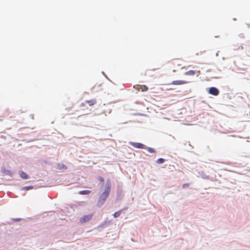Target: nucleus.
<instances>
[{
	"mask_svg": "<svg viewBox=\"0 0 250 250\" xmlns=\"http://www.w3.org/2000/svg\"><path fill=\"white\" fill-rule=\"evenodd\" d=\"M208 93L214 96H217L219 93L218 89L215 87H211L209 88Z\"/></svg>",
	"mask_w": 250,
	"mask_h": 250,
	"instance_id": "39448f33",
	"label": "nucleus"
},
{
	"mask_svg": "<svg viewBox=\"0 0 250 250\" xmlns=\"http://www.w3.org/2000/svg\"><path fill=\"white\" fill-rule=\"evenodd\" d=\"M133 88L137 91H141L142 92H146L148 90V87L145 85L138 84L134 85Z\"/></svg>",
	"mask_w": 250,
	"mask_h": 250,
	"instance_id": "7ed1b4c3",
	"label": "nucleus"
},
{
	"mask_svg": "<svg viewBox=\"0 0 250 250\" xmlns=\"http://www.w3.org/2000/svg\"><path fill=\"white\" fill-rule=\"evenodd\" d=\"M99 180L100 181H101V182H103L104 181V178H103V177H100L99 178Z\"/></svg>",
	"mask_w": 250,
	"mask_h": 250,
	"instance_id": "dca6fc26",
	"label": "nucleus"
},
{
	"mask_svg": "<svg viewBox=\"0 0 250 250\" xmlns=\"http://www.w3.org/2000/svg\"><path fill=\"white\" fill-rule=\"evenodd\" d=\"M146 149L147 150V151L149 152V153H155V149L153 148L146 147Z\"/></svg>",
	"mask_w": 250,
	"mask_h": 250,
	"instance_id": "f8f14e48",
	"label": "nucleus"
},
{
	"mask_svg": "<svg viewBox=\"0 0 250 250\" xmlns=\"http://www.w3.org/2000/svg\"><path fill=\"white\" fill-rule=\"evenodd\" d=\"M32 188H33V187L32 186L25 187L23 188V189H25V190H29V189H31Z\"/></svg>",
	"mask_w": 250,
	"mask_h": 250,
	"instance_id": "4468645a",
	"label": "nucleus"
},
{
	"mask_svg": "<svg viewBox=\"0 0 250 250\" xmlns=\"http://www.w3.org/2000/svg\"><path fill=\"white\" fill-rule=\"evenodd\" d=\"M20 176L21 177L24 179H26L28 178V176L27 174H26L24 172L21 171L20 172Z\"/></svg>",
	"mask_w": 250,
	"mask_h": 250,
	"instance_id": "6e6552de",
	"label": "nucleus"
},
{
	"mask_svg": "<svg viewBox=\"0 0 250 250\" xmlns=\"http://www.w3.org/2000/svg\"><path fill=\"white\" fill-rule=\"evenodd\" d=\"M165 161V160L163 158H159L156 161V163L157 164H163V163H164Z\"/></svg>",
	"mask_w": 250,
	"mask_h": 250,
	"instance_id": "9b49d317",
	"label": "nucleus"
},
{
	"mask_svg": "<svg viewBox=\"0 0 250 250\" xmlns=\"http://www.w3.org/2000/svg\"><path fill=\"white\" fill-rule=\"evenodd\" d=\"M129 145L131 146H133L135 148H140V149H146V146L144 144L140 143H134V142H129Z\"/></svg>",
	"mask_w": 250,
	"mask_h": 250,
	"instance_id": "f03ea898",
	"label": "nucleus"
},
{
	"mask_svg": "<svg viewBox=\"0 0 250 250\" xmlns=\"http://www.w3.org/2000/svg\"><path fill=\"white\" fill-rule=\"evenodd\" d=\"M189 186V184H184L182 185V188H185L186 187H188Z\"/></svg>",
	"mask_w": 250,
	"mask_h": 250,
	"instance_id": "2eb2a0df",
	"label": "nucleus"
},
{
	"mask_svg": "<svg viewBox=\"0 0 250 250\" xmlns=\"http://www.w3.org/2000/svg\"><path fill=\"white\" fill-rule=\"evenodd\" d=\"M90 193V191L88 190H81L79 192V194L82 195L88 194Z\"/></svg>",
	"mask_w": 250,
	"mask_h": 250,
	"instance_id": "1a4fd4ad",
	"label": "nucleus"
},
{
	"mask_svg": "<svg viewBox=\"0 0 250 250\" xmlns=\"http://www.w3.org/2000/svg\"><path fill=\"white\" fill-rule=\"evenodd\" d=\"M92 214L84 215L80 218V222L81 223H86L89 221L92 218Z\"/></svg>",
	"mask_w": 250,
	"mask_h": 250,
	"instance_id": "20e7f679",
	"label": "nucleus"
},
{
	"mask_svg": "<svg viewBox=\"0 0 250 250\" xmlns=\"http://www.w3.org/2000/svg\"><path fill=\"white\" fill-rule=\"evenodd\" d=\"M110 191V187L109 186H107L105 188L104 191L102 194V195H101V196L99 199V201L98 202V205L99 206H100L101 205H102V204H103L104 203L105 200L107 199V198L108 197V196L109 195Z\"/></svg>",
	"mask_w": 250,
	"mask_h": 250,
	"instance_id": "f257e3e1",
	"label": "nucleus"
},
{
	"mask_svg": "<svg viewBox=\"0 0 250 250\" xmlns=\"http://www.w3.org/2000/svg\"><path fill=\"white\" fill-rule=\"evenodd\" d=\"M121 210H119L118 211L115 212L113 214L114 217L115 218L119 217L121 213Z\"/></svg>",
	"mask_w": 250,
	"mask_h": 250,
	"instance_id": "ddd939ff",
	"label": "nucleus"
},
{
	"mask_svg": "<svg viewBox=\"0 0 250 250\" xmlns=\"http://www.w3.org/2000/svg\"><path fill=\"white\" fill-rule=\"evenodd\" d=\"M63 168L64 169H66V168H67V167H66V166H65L63 165Z\"/></svg>",
	"mask_w": 250,
	"mask_h": 250,
	"instance_id": "f3484780",
	"label": "nucleus"
},
{
	"mask_svg": "<svg viewBox=\"0 0 250 250\" xmlns=\"http://www.w3.org/2000/svg\"><path fill=\"white\" fill-rule=\"evenodd\" d=\"M84 103L82 104H81V106H83V105H84Z\"/></svg>",
	"mask_w": 250,
	"mask_h": 250,
	"instance_id": "a211bd4d",
	"label": "nucleus"
},
{
	"mask_svg": "<svg viewBox=\"0 0 250 250\" xmlns=\"http://www.w3.org/2000/svg\"><path fill=\"white\" fill-rule=\"evenodd\" d=\"M96 100L95 99L90 100H87L85 102V103L88 104L89 106H92L96 104Z\"/></svg>",
	"mask_w": 250,
	"mask_h": 250,
	"instance_id": "0eeeda50",
	"label": "nucleus"
},
{
	"mask_svg": "<svg viewBox=\"0 0 250 250\" xmlns=\"http://www.w3.org/2000/svg\"><path fill=\"white\" fill-rule=\"evenodd\" d=\"M195 74V72L194 70H189L185 73L186 75H194Z\"/></svg>",
	"mask_w": 250,
	"mask_h": 250,
	"instance_id": "9d476101",
	"label": "nucleus"
},
{
	"mask_svg": "<svg viewBox=\"0 0 250 250\" xmlns=\"http://www.w3.org/2000/svg\"><path fill=\"white\" fill-rule=\"evenodd\" d=\"M188 82L184 80H176V81H173L172 82V83H170V84H173V85H182L187 83Z\"/></svg>",
	"mask_w": 250,
	"mask_h": 250,
	"instance_id": "423d86ee",
	"label": "nucleus"
}]
</instances>
